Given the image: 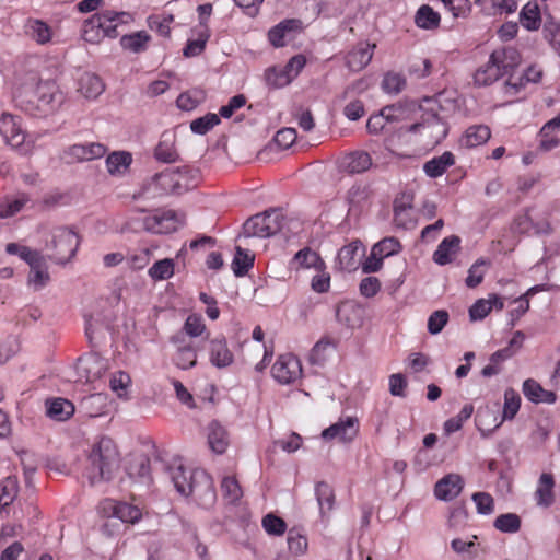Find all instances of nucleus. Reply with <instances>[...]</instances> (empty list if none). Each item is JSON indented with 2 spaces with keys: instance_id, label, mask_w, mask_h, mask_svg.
Instances as JSON below:
<instances>
[{
  "instance_id": "b1692460",
  "label": "nucleus",
  "mask_w": 560,
  "mask_h": 560,
  "mask_svg": "<svg viewBox=\"0 0 560 560\" xmlns=\"http://www.w3.org/2000/svg\"><path fill=\"white\" fill-rule=\"evenodd\" d=\"M208 444L215 454H223L230 444L226 429L218 421H212L208 425Z\"/></svg>"
},
{
  "instance_id": "a211bd4d",
  "label": "nucleus",
  "mask_w": 560,
  "mask_h": 560,
  "mask_svg": "<svg viewBox=\"0 0 560 560\" xmlns=\"http://www.w3.org/2000/svg\"><path fill=\"white\" fill-rule=\"evenodd\" d=\"M555 477L551 472H542L537 481L534 500L537 506L547 509L556 501Z\"/></svg>"
},
{
  "instance_id": "6e6552de",
  "label": "nucleus",
  "mask_w": 560,
  "mask_h": 560,
  "mask_svg": "<svg viewBox=\"0 0 560 560\" xmlns=\"http://www.w3.org/2000/svg\"><path fill=\"white\" fill-rule=\"evenodd\" d=\"M246 236L268 237L281 229V214L276 210L253 215L243 225Z\"/></svg>"
},
{
  "instance_id": "f3484780",
  "label": "nucleus",
  "mask_w": 560,
  "mask_h": 560,
  "mask_svg": "<svg viewBox=\"0 0 560 560\" xmlns=\"http://www.w3.org/2000/svg\"><path fill=\"white\" fill-rule=\"evenodd\" d=\"M208 352L211 364L218 369L228 368L234 362V354L230 350L224 336L210 339Z\"/></svg>"
},
{
  "instance_id": "a18cd8bd",
  "label": "nucleus",
  "mask_w": 560,
  "mask_h": 560,
  "mask_svg": "<svg viewBox=\"0 0 560 560\" xmlns=\"http://www.w3.org/2000/svg\"><path fill=\"white\" fill-rule=\"evenodd\" d=\"M221 491L230 503H236L243 497L242 487L235 476H225L222 479Z\"/></svg>"
},
{
  "instance_id": "dca6fc26",
  "label": "nucleus",
  "mask_w": 560,
  "mask_h": 560,
  "mask_svg": "<svg viewBox=\"0 0 560 560\" xmlns=\"http://www.w3.org/2000/svg\"><path fill=\"white\" fill-rule=\"evenodd\" d=\"M394 223L398 228L411 229L416 224L413 214V198L409 194H401L394 200Z\"/></svg>"
},
{
  "instance_id": "393cba45",
  "label": "nucleus",
  "mask_w": 560,
  "mask_h": 560,
  "mask_svg": "<svg viewBox=\"0 0 560 560\" xmlns=\"http://www.w3.org/2000/svg\"><path fill=\"white\" fill-rule=\"evenodd\" d=\"M105 163L107 172L112 176L120 177L128 172L132 163V155L128 151H114L107 155Z\"/></svg>"
},
{
  "instance_id": "0e129e2a",
  "label": "nucleus",
  "mask_w": 560,
  "mask_h": 560,
  "mask_svg": "<svg viewBox=\"0 0 560 560\" xmlns=\"http://www.w3.org/2000/svg\"><path fill=\"white\" fill-rule=\"evenodd\" d=\"M194 470L186 469L182 465L170 468V477L177 492L180 493V486H190V474Z\"/></svg>"
},
{
  "instance_id": "20e7f679",
  "label": "nucleus",
  "mask_w": 560,
  "mask_h": 560,
  "mask_svg": "<svg viewBox=\"0 0 560 560\" xmlns=\"http://www.w3.org/2000/svg\"><path fill=\"white\" fill-rule=\"evenodd\" d=\"M85 476L93 486L103 480H109L119 467V454L112 439L102 438L95 444L88 457Z\"/></svg>"
},
{
  "instance_id": "37998d69",
  "label": "nucleus",
  "mask_w": 560,
  "mask_h": 560,
  "mask_svg": "<svg viewBox=\"0 0 560 560\" xmlns=\"http://www.w3.org/2000/svg\"><path fill=\"white\" fill-rule=\"evenodd\" d=\"M175 364L182 370H188L197 363V351L192 345L179 346L174 357Z\"/></svg>"
},
{
  "instance_id": "f8f14e48",
  "label": "nucleus",
  "mask_w": 560,
  "mask_h": 560,
  "mask_svg": "<svg viewBox=\"0 0 560 560\" xmlns=\"http://www.w3.org/2000/svg\"><path fill=\"white\" fill-rule=\"evenodd\" d=\"M107 147L100 142L77 143L63 151L62 158L67 163L89 162L103 158Z\"/></svg>"
},
{
  "instance_id": "ddd939ff",
  "label": "nucleus",
  "mask_w": 560,
  "mask_h": 560,
  "mask_svg": "<svg viewBox=\"0 0 560 560\" xmlns=\"http://www.w3.org/2000/svg\"><path fill=\"white\" fill-rule=\"evenodd\" d=\"M107 370V362L96 353L81 357L77 364V371L81 380L93 383L101 378Z\"/></svg>"
},
{
  "instance_id": "58836bf2",
  "label": "nucleus",
  "mask_w": 560,
  "mask_h": 560,
  "mask_svg": "<svg viewBox=\"0 0 560 560\" xmlns=\"http://www.w3.org/2000/svg\"><path fill=\"white\" fill-rule=\"evenodd\" d=\"M288 548L294 556H302L306 552L308 541L301 527H292L288 530Z\"/></svg>"
},
{
  "instance_id": "0eeeda50",
  "label": "nucleus",
  "mask_w": 560,
  "mask_h": 560,
  "mask_svg": "<svg viewBox=\"0 0 560 560\" xmlns=\"http://www.w3.org/2000/svg\"><path fill=\"white\" fill-rule=\"evenodd\" d=\"M79 244L80 240L75 231L67 226H59L52 232L49 246L52 250L50 258L57 264H66L74 256Z\"/></svg>"
},
{
  "instance_id": "864d4df0",
  "label": "nucleus",
  "mask_w": 560,
  "mask_h": 560,
  "mask_svg": "<svg viewBox=\"0 0 560 560\" xmlns=\"http://www.w3.org/2000/svg\"><path fill=\"white\" fill-rule=\"evenodd\" d=\"M402 246L400 242L394 237H384L378 243L373 246L374 254H378V256L386 258L392 255L398 254L401 250Z\"/></svg>"
},
{
  "instance_id": "c9c22d12",
  "label": "nucleus",
  "mask_w": 560,
  "mask_h": 560,
  "mask_svg": "<svg viewBox=\"0 0 560 560\" xmlns=\"http://www.w3.org/2000/svg\"><path fill=\"white\" fill-rule=\"evenodd\" d=\"M454 163V155L452 152H444L441 156L433 158L425 162L423 165L424 173L431 177L436 178L443 175L447 168Z\"/></svg>"
},
{
  "instance_id": "7c9ffc66",
  "label": "nucleus",
  "mask_w": 560,
  "mask_h": 560,
  "mask_svg": "<svg viewBox=\"0 0 560 560\" xmlns=\"http://www.w3.org/2000/svg\"><path fill=\"white\" fill-rule=\"evenodd\" d=\"M520 22L527 31H538L541 25L540 8L537 2L526 3L520 12Z\"/></svg>"
},
{
  "instance_id": "7ed1b4c3",
  "label": "nucleus",
  "mask_w": 560,
  "mask_h": 560,
  "mask_svg": "<svg viewBox=\"0 0 560 560\" xmlns=\"http://www.w3.org/2000/svg\"><path fill=\"white\" fill-rule=\"evenodd\" d=\"M18 102L26 114L43 118L59 110L65 95L55 81H39L30 97H21Z\"/></svg>"
},
{
  "instance_id": "ea45409f",
  "label": "nucleus",
  "mask_w": 560,
  "mask_h": 560,
  "mask_svg": "<svg viewBox=\"0 0 560 560\" xmlns=\"http://www.w3.org/2000/svg\"><path fill=\"white\" fill-rule=\"evenodd\" d=\"M415 23L420 28H436L440 24V14L435 12L430 5L423 4L418 9L416 13Z\"/></svg>"
},
{
  "instance_id": "bb28decb",
  "label": "nucleus",
  "mask_w": 560,
  "mask_h": 560,
  "mask_svg": "<svg viewBox=\"0 0 560 560\" xmlns=\"http://www.w3.org/2000/svg\"><path fill=\"white\" fill-rule=\"evenodd\" d=\"M50 276L45 258L42 256L35 260L33 265H30V273L27 282L33 287L34 290H40L48 284Z\"/></svg>"
},
{
  "instance_id": "8fccbe9b",
  "label": "nucleus",
  "mask_w": 560,
  "mask_h": 560,
  "mask_svg": "<svg viewBox=\"0 0 560 560\" xmlns=\"http://www.w3.org/2000/svg\"><path fill=\"white\" fill-rule=\"evenodd\" d=\"M294 260L304 268L322 269L325 267V262L319 255L310 248L299 250L294 256Z\"/></svg>"
},
{
  "instance_id": "4d7b16f0",
  "label": "nucleus",
  "mask_w": 560,
  "mask_h": 560,
  "mask_svg": "<svg viewBox=\"0 0 560 560\" xmlns=\"http://www.w3.org/2000/svg\"><path fill=\"white\" fill-rule=\"evenodd\" d=\"M5 250L10 255L20 256L24 261L28 264V266L33 265L35 260L39 259L43 256L39 252L33 250L27 246L20 245L16 243H9L5 247Z\"/></svg>"
},
{
  "instance_id": "338daca9",
  "label": "nucleus",
  "mask_w": 560,
  "mask_h": 560,
  "mask_svg": "<svg viewBox=\"0 0 560 560\" xmlns=\"http://www.w3.org/2000/svg\"><path fill=\"white\" fill-rule=\"evenodd\" d=\"M448 320V314L446 311L439 310L433 312L428 319V330L435 335L442 331Z\"/></svg>"
},
{
  "instance_id": "39448f33",
  "label": "nucleus",
  "mask_w": 560,
  "mask_h": 560,
  "mask_svg": "<svg viewBox=\"0 0 560 560\" xmlns=\"http://www.w3.org/2000/svg\"><path fill=\"white\" fill-rule=\"evenodd\" d=\"M182 224L177 213L173 210H156L152 214L140 218H130L124 231L150 232L154 234H167L175 232Z\"/></svg>"
},
{
  "instance_id": "c85d7f7f",
  "label": "nucleus",
  "mask_w": 560,
  "mask_h": 560,
  "mask_svg": "<svg viewBox=\"0 0 560 560\" xmlns=\"http://www.w3.org/2000/svg\"><path fill=\"white\" fill-rule=\"evenodd\" d=\"M372 165V158L368 152L355 151L343 159V167L350 174L368 171Z\"/></svg>"
},
{
  "instance_id": "412c9836",
  "label": "nucleus",
  "mask_w": 560,
  "mask_h": 560,
  "mask_svg": "<svg viewBox=\"0 0 560 560\" xmlns=\"http://www.w3.org/2000/svg\"><path fill=\"white\" fill-rule=\"evenodd\" d=\"M492 308L502 311L504 308L503 299L498 294H489L488 299L477 300L469 308V317L471 320L483 319Z\"/></svg>"
},
{
  "instance_id": "4468645a",
  "label": "nucleus",
  "mask_w": 560,
  "mask_h": 560,
  "mask_svg": "<svg viewBox=\"0 0 560 560\" xmlns=\"http://www.w3.org/2000/svg\"><path fill=\"white\" fill-rule=\"evenodd\" d=\"M359 427L357 417L340 418L338 422L325 429L322 436L325 440L339 439L345 443L352 442L359 433Z\"/></svg>"
},
{
  "instance_id": "9b49d317",
  "label": "nucleus",
  "mask_w": 560,
  "mask_h": 560,
  "mask_svg": "<svg viewBox=\"0 0 560 560\" xmlns=\"http://www.w3.org/2000/svg\"><path fill=\"white\" fill-rule=\"evenodd\" d=\"M100 512L105 517H117L124 523L135 524L141 516V510L127 502H118L113 499H105L100 503Z\"/></svg>"
},
{
  "instance_id": "bf43d9fd",
  "label": "nucleus",
  "mask_w": 560,
  "mask_h": 560,
  "mask_svg": "<svg viewBox=\"0 0 560 560\" xmlns=\"http://www.w3.org/2000/svg\"><path fill=\"white\" fill-rule=\"evenodd\" d=\"M131 384V378L128 373L124 371H118L114 373L109 381V386L113 392L117 394L118 397H126L128 393V388Z\"/></svg>"
},
{
  "instance_id": "2f4dec72",
  "label": "nucleus",
  "mask_w": 560,
  "mask_h": 560,
  "mask_svg": "<svg viewBox=\"0 0 560 560\" xmlns=\"http://www.w3.org/2000/svg\"><path fill=\"white\" fill-rule=\"evenodd\" d=\"M491 137L489 127L485 125H476L469 127L460 139L462 145L466 148H475L486 143Z\"/></svg>"
},
{
  "instance_id": "09e8293b",
  "label": "nucleus",
  "mask_w": 560,
  "mask_h": 560,
  "mask_svg": "<svg viewBox=\"0 0 560 560\" xmlns=\"http://www.w3.org/2000/svg\"><path fill=\"white\" fill-rule=\"evenodd\" d=\"M254 266V256H250L241 247H236V253L232 261V269L236 277L245 276Z\"/></svg>"
},
{
  "instance_id": "f03ea898",
  "label": "nucleus",
  "mask_w": 560,
  "mask_h": 560,
  "mask_svg": "<svg viewBox=\"0 0 560 560\" xmlns=\"http://www.w3.org/2000/svg\"><path fill=\"white\" fill-rule=\"evenodd\" d=\"M521 63V55L513 47L494 49L486 63L474 73V83L488 86L504 75H510Z\"/></svg>"
},
{
  "instance_id": "69168bd1",
  "label": "nucleus",
  "mask_w": 560,
  "mask_h": 560,
  "mask_svg": "<svg viewBox=\"0 0 560 560\" xmlns=\"http://www.w3.org/2000/svg\"><path fill=\"white\" fill-rule=\"evenodd\" d=\"M156 160L164 163H174L178 159V154L173 144L165 141H160L154 150Z\"/></svg>"
},
{
  "instance_id": "e433bc0d",
  "label": "nucleus",
  "mask_w": 560,
  "mask_h": 560,
  "mask_svg": "<svg viewBox=\"0 0 560 560\" xmlns=\"http://www.w3.org/2000/svg\"><path fill=\"white\" fill-rule=\"evenodd\" d=\"M335 349V343L328 339L323 338L319 341L315 343V346L312 348L310 352V363L313 365H324L325 362L328 360L330 353Z\"/></svg>"
},
{
  "instance_id": "603ef678",
  "label": "nucleus",
  "mask_w": 560,
  "mask_h": 560,
  "mask_svg": "<svg viewBox=\"0 0 560 560\" xmlns=\"http://www.w3.org/2000/svg\"><path fill=\"white\" fill-rule=\"evenodd\" d=\"M265 532L270 536H282L287 532V523L280 516L268 513L261 520Z\"/></svg>"
},
{
  "instance_id": "423d86ee",
  "label": "nucleus",
  "mask_w": 560,
  "mask_h": 560,
  "mask_svg": "<svg viewBox=\"0 0 560 560\" xmlns=\"http://www.w3.org/2000/svg\"><path fill=\"white\" fill-rule=\"evenodd\" d=\"M180 494L192 497V499L202 508L213 505L217 499L215 489L211 477L203 470H194L190 474V486H180Z\"/></svg>"
},
{
  "instance_id": "6e6d98bb",
  "label": "nucleus",
  "mask_w": 560,
  "mask_h": 560,
  "mask_svg": "<svg viewBox=\"0 0 560 560\" xmlns=\"http://www.w3.org/2000/svg\"><path fill=\"white\" fill-rule=\"evenodd\" d=\"M406 85V79L397 72H387L382 81V89L388 94L400 93Z\"/></svg>"
},
{
  "instance_id": "79ce46f5",
  "label": "nucleus",
  "mask_w": 560,
  "mask_h": 560,
  "mask_svg": "<svg viewBox=\"0 0 560 560\" xmlns=\"http://www.w3.org/2000/svg\"><path fill=\"white\" fill-rule=\"evenodd\" d=\"M265 81L270 89H281L292 82L282 66H273L266 69Z\"/></svg>"
},
{
  "instance_id": "aec40b11",
  "label": "nucleus",
  "mask_w": 560,
  "mask_h": 560,
  "mask_svg": "<svg viewBox=\"0 0 560 560\" xmlns=\"http://www.w3.org/2000/svg\"><path fill=\"white\" fill-rule=\"evenodd\" d=\"M301 28V20L287 19L269 30L268 39L273 47H283L285 45L287 35L292 32L300 31Z\"/></svg>"
},
{
  "instance_id": "e2e57ef3",
  "label": "nucleus",
  "mask_w": 560,
  "mask_h": 560,
  "mask_svg": "<svg viewBox=\"0 0 560 560\" xmlns=\"http://www.w3.org/2000/svg\"><path fill=\"white\" fill-rule=\"evenodd\" d=\"M472 501L479 514L490 515L494 512V500L490 493L476 492L472 494Z\"/></svg>"
},
{
  "instance_id": "052dcab7",
  "label": "nucleus",
  "mask_w": 560,
  "mask_h": 560,
  "mask_svg": "<svg viewBox=\"0 0 560 560\" xmlns=\"http://www.w3.org/2000/svg\"><path fill=\"white\" fill-rule=\"evenodd\" d=\"M210 37L209 30H201L198 33L197 39L188 40L186 47L184 48V55L186 57H195L200 55L206 47V44Z\"/></svg>"
},
{
  "instance_id": "1a4fd4ad",
  "label": "nucleus",
  "mask_w": 560,
  "mask_h": 560,
  "mask_svg": "<svg viewBox=\"0 0 560 560\" xmlns=\"http://www.w3.org/2000/svg\"><path fill=\"white\" fill-rule=\"evenodd\" d=\"M514 229L526 235H549L553 231L548 215H540L533 209L526 210L514 220Z\"/></svg>"
},
{
  "instance_id": "5701e85b",
  "label": "nucleus",
  "mask_w": 560,
  "mask_h": 560,
  "mask_svg": "<svg viewBox=\"0 0 560 560\" xmlns=\"http://www.w3.org/2000/svg\"><path fill=\"white\" fill-rule=\"evenodd\" d=\"M360 249V242H351L339 249L337 260L340 270L350 272L359 267Z\"/></svg>"
},
{
  "instance_id": "2eb2a0df",
  "label": "nucleus",
  "mask_w": 560,
  "mask_h": 560,
  "mask_svg": "<svg viewBox=\"0 0 560 560\" xmlns=\"http://www.w3.org/2000/svg\"><path fill=\"white\" fill-rule=\"evenodd\" d=\"M0 133L11 147H21L25 140V133L21 126V117L3 113L0 117Z\"/></svg>"
},
{
  "instance_id": "c756f323",
  "label": "nucleus",
  "mask_w": 560,
  "mask_h": 560,
  "mask_svg": "<svg viewBox=\"0 0 560 560\" xmlns=\"http://www.w3.org/2000/svg\"><path fill=\"white\" fill-rule=\"evenodd\" d=\"M78 91L86 98H96L104 91V84L98 75L86 72L79 79Z\"/></svg>"
},
{
  "instance_id": "f704fd0d",
  "label": "nucleus",
  "mask_w": 560,
  "mask_h": 560,
  "mask_svg": "<svg viewBox=\"0 0 560 560\" xmlns=\"http://www.w3.org/2000/svg\"><path fill=\"white\" fill-rule=\"evenodd\" d=\"M25 28L26 34L40 45L47 44L51 39V28L42 20L30 19Z\"/></svg>"
},
{
  "instance_id": "9d476101",
  "label": "nucleus",
  "mask_w": 560,
  "mask_h": 560,
  "mask_svg": "<svg viewBox=\"0 0 560 560\" xmlns=\"http://www.w3.org/2000/svg\"><path fill=\"white\" fill-rule=\"evenodd\" d=\"M273 378L280 384H291L302 375V365L298 357L288 353L280 355L271 368Z\"/></svg>"
},
{
  "instance_id": "13d9d810",
  "label": "nucleus",
  "mask_w": 560,
  "mask_h": 560,
  "mask_svg": "<svg viewBox=\"0 0 560 560\" xmlns=\"http://www.w3.org/2000/svg\"><path fill=\"white\" fill-rule=\"evenodd\" d=\"M477 536H472V538L468 541H463L457 539V555L466 557L468 559L479 557L485 552L481 544L477 541Z\"/></svg>"
},
{
  "instance_id": "4be33fe9",
  "label": "nucleus",
  "mask_w": 560,
  "mask_h": 560,
  "mask_svg": "<svg viewBox=\"0 0 560 560\" xmlns=\"http://www.w3.org/2000/svg\"><path fill=\"white\" fill-rule=\"evenodd\" d=\"M524 396L534 404H555L557 395L551 390H546L542 386L533 378H527L522 387Z\"/></svg>"
},
{
  "instance_id": "680f3d73",
  "label": "nucleus",
  "mask_w": 560,
  "mask_h": 560,
  "mask_svg": "<svg viewBox=\"0 0 560 560\" xmlns=\"http://www.w3.org/2000/svg\"><path fill=\"white\" fill-rule=\"evenodd\" d=\"M207 330L206 324L199 314H190L185 320L184 331L189 337H200Z\"/></svg>"
},
{
  "instance_id": "de8ad7c7",
  "label": "nucleus",
  "mask_w": 560,
  "mask_h": 560,
  "mask_svg": "<svg viewBox=\"0 0 560 560\" xmlns=\"http://www.w3.org/2000/svg\"><path fill=\"white\" fill-rule=\"evenodd\" d=\"M174 260L171 258H165L155 261L149 269L148 273L155 281L166 280L174 275Z\"/></svg>"
},
{
  "instance_id": "473e14b6",
  "label": "nucleus",
  "mask_w": 560,
  "mask_h": 560,
  "mask_svg": "<svg viewBox=\"0 0 560 560\" xmlns=\"http://www.w3.org/2000/svg\"><path fill=\"white\" fill-rule=\"evenodd\" d=\"M150 39L145 31H139L121 36L119 43L125 50L139 54L147 50Z\"/></svg>"
},
{
  "instance_id": "f257e3e1",
  "label": "nucleus",
  "mask_w": 560,
  "mask_h": 560,
  "mask_svg": "<svg viewBox=\"0 0 560 560\" xmlns=\"http://www.w3.org/2000/svg\"><path fill=\"white\" fill-rule=\"evenodd\" d=\"M132 16L128 12L102 10L86 19L81 27L82 38L90 44H100L104 38H116L119 25L128 24Z\"/></svg>"
},
{
  "instance_id": "4c0bfd02",
  "label": "nucleus",
  "mask_w": 560,
  "mask_h": 560,
  "mask_svg": "<svg viewBox=\"0 0 560 560\" xmlns=\"http://www.w3.org/2000/svg\"><path fill=\"white\" fill-rule=\"evenodd\" d=\"M521 396L516 390L513 388L505 389L502 420L494 425V429L498 428L502 421L514 419L521 408Z\"/></svg>"
},
{
  "instance_id": "c03bdc74",
  "label": "nucleus",
  "mask_w": 560,
  "mask_h": 560,
  "mask_svg": "<svg viewBox=\"0 0 560 560\" xmlns=\"http://www.w3.org/2000/svg\"><path fill=\"white\" fill-rule=\"evenodd\" d=\"M521 517L515 513L501 514L493 522V526L497 530L506 534L517 533L521 528Z\"/></svg>"
},
{
  "instance_id": "a19ab883",
  "label": "nucleus",
  "mask_w": 560,
  "mask_h": 560,
  "mask_svg": "<svg viewBox=\"0 0 560 560\" xmlns=\"http://www.w3.org/2000/svg\"><path fill=\"white\" fill-rule=\"evenodd\" d=\"M315 493L322 515L329 513L335 504L334 489L327 482L320 481L316 485Z\"/></svg>"
},
{
  "instance_id": "774afa93",
  "label": "nucleus",
  "mask_w": 560,
  "mask_h": 560,
  "mask_svg": "<svg viewBox=\"0 0 560 560\" xmlns=\"http://www.w3.org/2000/svg\"><path fill=\"white\" fill-rule=\"evenodd\" d=\"M306 65V58L304 55L299 54L293 56L282 68L285 73L290 75V80L293 81Z\"/></svg>"
},
{
  "instance_id": "a878e982",
  "label": "nucleus",
  "mask_w": 560,
  "mask_h": 560,
  "mask_svg": "<svg viewBox=\"0 0 560 560\" xmlns=\"http://www.w3.org/2000/svg\"><path fill=\"white\" fill-rule=\"evenodd\" d=\"M30 201L25 192H19L13 196H4L0 199V218H11L19 213Z\"/></svg>"
},
{
  "instance_id": "72a5a7b5",
  "label": "nucleus",
  "mask_w": 560,
  "mask_h": 560,
  "mask_svg": "<svg viewBox=\"0 0 560 560\" xmlns=\"http://www.w3.org/2000/svg\"><path fill=\"white\" fill-rule=\"evenodd\" d=\"M19 492L16 477H7L0 483V514L7 512V508L15 500Z\"/></svg>"
},
{
  "instance_id": "3c124183",
  "label": "nucleus",
  "mask_w": 560,
  "mask_h": 560,
  "mask_svg": "<svg viewBox=\"0 0 560 560\" xmlns=\"http://www.w3.org/2000/svg\"><path fill=\"white\" fill-rule=\"evenodd\" d=\"M221 121L217 114L208 113L190 122V129L196 135H206Z\"/></svg>"
},
{
  "instance_id": "cd10ccee",
  "label": "nucleus",
  "mask_w": 560,
  "mask_h": 560,
  "mask_svg": "<svg viewBox=\"0 0 560 560\" xmlns=\"http://www.w3.org/2000/svg\"><path fill=\"white\" fill-rule=\"evenodd\" d=\"M47 416L57 421H65L74 413V405L65 398L46 401Z\"/></svg>"
},
{
  "instance_id": "5fc2aeb1",
  "label": "nucleus",
  "mask_w": 560,
  "mask_h": 560,
  "mask_svg": "<svg viewBox=\"0 0 560 560\" xmlns=\"http://www.w3.org/2000/svg\"><path fill=\"white\" fill-rule=\"evenodd\" d=\"M455 488V475L448 474L440 479L434 487V495L439 500H452V493Z\"/></svg>"
},
{
  "instance_id": "49530a36",
  "label": "nucleus",
  "mask_w": 560,
  "mask_h": 560,
  "mask_svg": "<svg viewBox=\"0 0 560 560\" xmlns=\"http://www.w3.org/2000/svg\"><path fill=\"white\" fill-rule=\"evenodd\" d=\"M455 250V235L445 237L433 253V260L440 266L452 261V254Z\"/></svg>"
},
{
  "instance_id": "6ab92c4d",
  "label": "nucleus",
  "mask_w": 560,
  "mask_h": 560,
  "mask_svg": "<svg viewBox=\"0 0 560 560\" xmlns=\"http://www.w3.org/2000/svg\"><path fill=\"white\" fill-rule=\"evenodd\" d=\"M375 45L369 43H359L346 56V65L351 71H361L372 60Z\"/></svg>"
}]
</instances>
